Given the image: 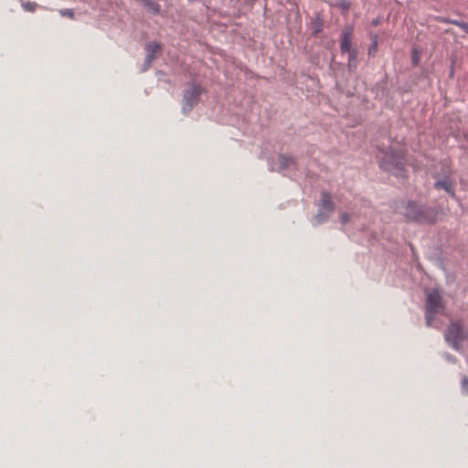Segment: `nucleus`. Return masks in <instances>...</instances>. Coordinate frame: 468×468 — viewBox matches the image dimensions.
I'll list each match as a JSON object with an SVG mask.
<instances>
[{
  "mask_svg": "<svg viewBox=\"0 0 468 468\" xmlns=\"http://www.w3.org/2000/svg\"><path fill=\"white\" fill-rule=\"evenodd\" d=\"M21 5L24 8V10H26L27 12H34L36 10V7L37 5L35 2H30V1L25 2V1L21 0Z\"/></svg>",
  "mask_w": 468,
  "mask_h": 468,
  "instance_id": "13",
  "label": "nucleus"
},
{
  "mask_svg": "<svg viewBox=\"0 0 468 468\" xmlns=\"http://www.w3.org/2000/svg\"><path fill=\"white\" fill-rule=\"evenodd\" d=\"M465 338V331L460 321H451L444 333L445 342L454 350H463V342Z\"/></svg>",
  "mask_w": 468,
  "mask_h": 468,
  "instance_id": "6",
  "label": "nucleus"
},
{
  "mask_svg": "<svg viewBox=\"0 0 468 468\" xmlns=\"http://www.w3.org/2000/svg\"><path fill=\"white\" fill-rule=\"evenodd\" d=\"M58 12L62 16H68L71 19L74 18L73 9H60Z\"/></svg>",
  "mask_w": 468,
  "mask_h": 468,
  "instance_id": "16",
  "label": "nucleus"
},
{
  "mask_svg": "<svg viewBox=\"0 0 468 468\" xmlns=\"http://www.w3.org/2000/svg\"><path fill=\"white\" fill-rule=\"evenodd\" d=\"M443 357L450 363H455L456 362V358L454 356L449 354V353H443Z\"/></svg>",
  "mask_w": 468,
  "mask_h": 468,
  "instance_id": "21",
  "label": "nucleus"
},
{
  "mask_svg": "<svg viewBox=\"0 0 468 468\" xmlns=\"http://www.w3.org/2000/svg\"><path fill=\"white\" fill-rule=\"evenodd\" d=\"M335 210V204L332 199L331 193L327 190H323L321 192V199L318 203L317 213L311 220L313 227H317L327 222Z\"/></svg>",
  "mask_w": 468,
  "mask_h": 468,
  "instance_id": "4",
  "label": "nucleus"
},
{
  "mask_svg": "<svg viewBox=\"0 0 468 468\" xmlns=\"http://www.w3.org/2000/svg\"><path fill=\"white\" fill-rule=\"evenodd\" d=\"M206 91V88L200 83L190 82L187 89L183 92L182 112L184 114L189 113L198 104L201 95Z\"/></svg>",
  "mask_w": 468,
  "mask_h": 468,
  "instance_id": "5",
  "label": "nucleus"
},
{
  "mask_svg": "<svg viewBox=\"0 0 468 468\" xmlns=\"http://www.w3.org/2000/svg\"><path fill=\"white\" fill-rule=\"evenodd\" d=\"M396 210L407 221L418 224H434L438 221L440 214L439 208L411 199L400 200L396 205Z\"/></svg>",
  "mask_w": 468,
  "mask_h": 468,
  "instance_id": "1",
  "label": "nucleus"
},
{
  "mask_svg": "<svg viewBox=\"0 0 468 468\" xmlns=\"http://www.w3.org/2000/svg\"><path fill=\"white\" fill-rule=\"evenodd\" d=\"M323 31V21L318 20L314 26V34L317 35L318 33Z\"/></svg>",
  "mask_w": 468,
  "mask_h": 468,
  "instance_id": "20",
  "label": "nucleus"
},
{
  "mask_svg": "<svg viewBox=\"0 0 468 468\" xmlns=\"http://www.w3.org/2000/svg\"><path fill=\"white\" fill-rule=\"evenodd\" d=\"M161 50V45L158 42L152 41L146 44L145 46V58H151V60H154L156 58V54Z\"/></svg>",
  "mask_w": 468,
  "mask_h": 468,
  "instance_id": "10",
  "label": "nucleus"
},
{
  "mask_svg": "<svg viewBox=\"0 0 468 468\" xmlns=\"http://www.w3.org/2000/svg\"><path fill=\"white\" fill-rule=\"evenodd\" d=\"M440 21L446 22L452 25H455L460 27L461 24H463V21L455 20V19H448V18H439Z\"/></svg>",
  "mask_w": 468,
  "mask_h": 468,
  "instance_id": "18",
  "label": "nucleus"
},
{
  "mask_svg": "<svg viewBox=\"0 0 468 468\" xmlns=\"http://www.w3.org/2000/svg\"><path fill=\"white\" fill-rule=\"evenodd\" d=\"M337 5L343 12H347L350 8V2L348 0H340Z\"/></svg>",
  "mask_w": 468,
  "mask_h": 468,
  "instance_id": "14",
  "label": "nucleus"
},
{
  "mask_svg": "<svg viewBox=\"0 0 468 468\" xmlns=\"http://www.w3.org/2000/svg\"><path fill=\"white\" fill-rule=\"evenodd\" d=\"M152 63H153V60H151V58H144V61L142 65V71H146L147 69H149L152 66Z\"/></svg>",
  "mask_w": 468,
  "mask_h": 468,
  "instance_id": "19",
  "label": "nucleus"
},
{
  "mask_svg": "<svg viewBox=\"0 0 468 468\" xmlns=\"http://www.w3.org/2000/svg\"><path fill=\"white\" fill-rule=\"evenodd\" d=\"M347 54H348L347 67H348L349 70H354L356 69L357 52L356 49H352Z\"/></svg>",
  "mask_w": 468,
  "mask_h": 468,
  "instance_id": "11",
  "label": "nucleus"
},
{
  "mask_svg": "<svg viewBox=\"0 0 468 468\" xmlns=\"http://www.w3.org/2000/svg\"><path fill=\"white\" fill-rule=\"evenodd\" d=\"M378 163L380 170L388 172L398 178H407L408 173L405 168L406 157L401 149L391 146L378 147Z\"/></svg>",
  "mask_w": 468,
  "mask_h": 468,
  "instance_id": "2",
  "label": "nucleus"
},
{
  "mask_svg": "<svg viewBox=\"0 0 468 468\" xmlns=\"http://www.w3.org/2000/svg\"><path fill=\"white\" fill-rule=\"evenodd\" d=\"M445 306L438 289H432L427 293L425 302V321L426 325L440 328L441 323L436 318L438 314H442Z\"/></svg>",
  "mask_w": 468,
  "mask_h": 468,
  "instance_id": "3",
  "label": "nucleus"
},
{
  "mask_svg": "<svg viewBox=\"0 0 468 468\" xmlns=\"http://www.w3.org/2000/svg\"><path fill=\"white\" fill-rule=\"evenodd\" d=\"M434 188H436V189H443L452 198H456V194H455V188H454V186H453V182L447 176H444L442 179L437 180L434 183Z\"/></svg>",
  "mask_w": 468,
  "mask_h": 468,
  "instance_id": "8",
  "label": "nucleus"
},
{
  "mask_svg": "<svg viewBox=\"0 0 468 468\" xmlns=\"http://www.w3.org/2000/svg\"><path fill=\"white\" fill-rule=\"evenodd\" d=\"M460 28H462L464 32L468 33V23H463L460 25Z\"/></svg>",
  "mask_w": 468,
  "mask_h": 468,
  "instance_id": "23",
  "label": "nucleus"
},
{
  "mask_svg": "<svg viewBox=\"0 0 468 468\" xmlns=\"http://www.w3.org/2000/svg\"><path fill=\"white\" fill-rule=\"evenodd\" d=\"M351 220V215L347 212H343L340 214V222L342 225L347 224Z\"/></svg>",
  "mask_w": 468,
  "mask_h": 468,
  "instance_id": "15",
  "label": "nucleus"
},
{
  "mask_svg": "<svg viewBox=\"0 0 468 468\" xmlns=\"http://www.w3.org/2000/svg\"><path fill=\"white\" fill-rule=\"evenodd\" d=\"M371 24L373 26H378V19H374Z\"/></svg>",
  "mask_w": 468,
  "mask_h": 468,
  "instance_id": "24",
  "label": "nucleus"
},
{
  "mask_svg": "<svg viewBox=\"0 0 468 468\" xmlns=\"http://www.w3.org/2000/svg\"><path fill=\"white\" fill-rule=\"evenodd\" d=\"M298 162L295 156L280 154L278 155V169L277 171L283 176H288L291 173L298 171Z\"/></svg>",
  "mask_w": 468,
  "mask_h": 468,
  "instance_id": "7",
  "label": "nucleus"
},
{
  "mask_svg": "<svg viewBox=\"0 0 468 468\" xmlns=\"http://www.w3.org/2000/svg\"><path fill=\"white\" fill-rule=\"evenodd\" d=\"M352 49V28L349 27L342 33L340 50L342 53H348Z\"/></svg>",
  "mask_w": 468,
  "mask_h": 468,
  "instance_id": "9",
  "label": "nucleus"
},
{
  "mask_svg": "<svg viewBox=\"0 0 468 468\" xmlns=\"http://www.w3.org/2000/svg\"><path fill=\"white\" fill-rule=\"evenodd\" d=\"M411 60H412V65L413 66H416L419 63V55H418V52L416 50H413V52H412Z\"/></svg>",
  "mask_w": 468,
  "mask_h": 468,
  "instance_id": "22",
  "label": "nucleus"
},
{
  "mask_svg": "<svg viewBox=\"0 0 468 468\" xmlns=\"http://www.w3.org/2000/svg\"><path fill=\"white\" fill-rule=\"evenodd\" d=\"M461 388L465 394L468 393V378L466 376L462 378Z\"/></svg>",
  "mask_w": 468,
  "mask_h": 468,
  "instance_id": "17",
  "label": "nucleus"
},
{
  "mask_svg": "<svg viewBox=\"0 0 468 468\" xmlns=\"http://www.w3.org/2000/svg\"><path fill=\"white\" fill-rule=\"evenodd\" d=\"M371 44L368 48V56L375 57L378 51V35L374 34L370 37Z\"/></svg>",
  "mask_w": 468,
  "mask_h": 468,
  "instance_id": "12",
  "label": "nucleus"
}]
</instances>
